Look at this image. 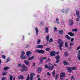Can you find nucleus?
<instances>
[{
	"mask_svg": "<svg viewBox=\"0 0 80 80\" xmlns=\"http://www.w3.org/2000/svg\"><path fill=\"white\" fill-rule=\"evenodd\" d=\"M58 43L59 44L58 47L60 50L62 51V47L63 46V44L64 43V42L63 41V40L60 38L58 40Z\"/></svg>",
	"mask_w": 80,
	"mask_h": 80,
	"instance_id": "nucleus-1",
	"label": "nucleus"
},
{
	"mask_svg": "<svg viewBox=\"0 0 80 80\" xmlns=\"http://www.w3.org/2000/svg\"><path fill=\"white\" fill-rule=\"evenodd\" d=\"M22 69L21 70V72H26L27 71V67L25 66V65L23 64L22 65Z\"/></svg>",
	"mask_w": 80,
	"mask_h": 80,
	"instance_id": "nucleus-2",
	"label": "nucleus"
},
{
	"mask_svg": "<svg viewBox=\"0 0 80 80\" xmlns=\"http://www.w3.org/2000/svg\"><path fill=\"white\" fill-rule=\"evenodd\" d=\"M36 52L38 53H41L42 54H44L45 53V51L43 50L37 49L36 50Z\"/></svg>",
	"mask_w": 80,
	"mask_h": 80,
	"instance_id": "nucleus-3",
	"label": "nucleus"
},
{
	"mask_svg": "<svg viewBox=\"0 0 80 80\" xmlns=\"http://www.w3.org/2000/svg\"><path fill=\"white\" fill-rule=\"evenodd\" d=\"M50 55L51 57H54L55 55V51H53L50 52Z\"/></svg>",
	"mask_w": 80,
	"mask_h": 80,
	"instance_id": "nucleus-4",
	"label": "nucleus"
},
{
	"mask_svg": "<svg viewBox=\"0 0 80 80\" xmlns=\"http://www.w3.org/2000/svg\"><path fill=\"white\" fill-rule=\"evenodd\" d=\"M49 66H48V69L49 70H53V65H51V63L49 64Z\"/></svg>",
	"mask_w": 80,
	"mask_h": 80,
	"instance_id": "nucleus-5",
	"label": "nucleus"
},
{
	"mask_svg": "<svg viewBox=\"0 0 80 80\" xmlns=\"http://www.w3.org/2000/svg\"><path fill=\"white\" fill-rule=\"evenodd\" d=\"M69 25L70 26H72V25H73V20L72 19H70L69 20Z\"/></svg>",
	"mask_w": 80,
	"mask_h": 80,
	"instance_id": "nucleus-6",
	"label": "nucleus"
},
{
	"mask_svg": "<svg viewBox=\"0 0 80 80\" xmlns=\"http://www.w3.org/2000/svg\"><path fill=\"white\" fill-rule=\"evenodd\" d=\"M36 47L37 48H43V45H38L36 46Z\"/></svg>",
	"mask_w": 80,
	"mask_h": 80,
	"instance_id": "nucleus-7",
	"label": "nucleus"
},
{
	"mask_svg": "<svg viewBox=\"0 0 80 80\" xmlns=\"http://www.w3.org/2000/svg\"><path fill=\"white\" fill-rule=\"evenodd\" d=\"M24 62L25 63L26 65H28V66H29L30 65V62H29V61L25 60L24 61Z\"/></svg>",
	"mask_w": 80,
	"mask_h": 80,
	"instance_id": "nucleus-8",
	"label": "nucleus"
},
{
	"mask_svg": "<svg viewBox=\"0 0 80 80\" xmlns=\"http://www.w3.org/2000/svg\"><path fill=\"white\" fill-rule=\"evenodd\" d=\"M26 54L28 57H29V55L32 54V52L30 51H28L26 52Z\"/></svg>",
	"mask_w": 80,
	"mask_h": 80,
	"instance_id": "nucleus-9",
	"label": "nucleus"
},
{
	"mask_svg": "<svg viewBox=\"0 0 80 80\" xmlns=\"http://www.w3.org/2000/svg\"><path fill=\"white\" fill-rule=\"evenodd\" d=\"M76 14L78 16V18H80V16L79 15H80V13H79V11H78V10H77L76 11Z\"/></svg>",
	"mask_w": 80,
	"mask_h": 80,
	"instance_id": "nucleus-10",
	"label": "nucleus"
},
{
	"mask_svg": "<svg viewBox=\"0 0 80 80\" xmlns=\"http://www.w3.org/2000/svg\"><path fill=\"white\" fill-rule=\"evenodd\" d=\"M61 77H65V73L64 72H61L60 74Z\"/></svg>",
	"mask_w": 80,
	"mask_h": 80,
	"instance_id": "nucleus-11",
	"label": "nucleus"
},
{
	"mask_svg": "<svg viewBox=\"0 0 80 80\" xmlns=\"http://www.w3.org/2000/svg\"><path fill=\"white\" fill-rule=\"evenodd\" d=\"M67 70L68 71L69 73H71L72 72V68H71V67L70 68L69 67H67Z\"/></svg>",
	"mask_w": 80,
	"mask_h": 80,
	"instance_id": "nucleus-12",
	"label": "nucleus"
},
{
	"mask_svg": "<svg viewBox=\"0 0 80 80\" xmlns=\"http://www.w3.org/2000/svg\"><path fill=\"white\" fill-rule=\"evenodd\" d=\"M68 35H70V36H71L72 37L74 36V34L72 32H68Z\"/></svg>",
	"mask_w": 80,
	"mask_h": 80,
	"instance_id": "nucleus-13",
	"label": "nucleus"
},
{
	"mask_svg": "<svg viewBox=\"0 0 80 80\" xmlns=\"http://www.w3.org/2000/svg\"><path fill=\"white\" fill-rule=\"evenodd\" d=\"M40 62L39 63V64H42V62H43V58H40Z\"/></svg>",
	"mask_w": 80,
	"mask_h": 80,
	"instance_id": "nucleus-14",
	"label": "nucleus"
},
{
	"mask_svg": "<svg viewBox=\"0 0 80 80\" xmlns=\"http://www.w3.org/2000/svg\"><path fill=\"white\" fill-rule=\"evenodd\" d=\"M35 30L36 32V35H37L38 34V29L37 28H35Z\"/></svg>",
	"mask_w": 80,
	"mask_h": 80,
	"instance_id": "nucleus-15",
	"label": "nucleus"
},
{
	"mask_svg": "<svg viewBox=\"0 0 80 80\" xmlns=\"http://www.w3.org/2000/svg\"><path fill=\"white\" fill-rule=\"evenodd\" d=\"M63 62V64H64V65H67L69 64V63L66 61H64Z\"/></svg>",
	"mask_w": 80,
	"mask_h": 80,
	"instance_id": "nucleus-16",
	"label": "nucleus"
},
{
	"mask_svg": "<svg viewBox=\"0 0 80 80\" xmlns=\"http://www.w3.org/2000/svg\"><path fill=\"white\" fill-rule=\"evenodd\" d=\"M22 54L21 55L20 57H22L23 56H24L25 55V52L23 51H22L21 52Z\"/></svg>",
	"mask_w": 80,
	"mask_h": 80,
	"instance_id": "nucleus-17",
	"label": "nucleus"
},
{
	"mask_svg": "<svg viewBox=\"0 0 80 80\" xmlns=\"http://www.w3.org/2000/svg\"><path fill=\"white\" fill-rule=\"evenodd\" d=\"M20 58H21V59H26V58H27V57H26V56H20Z\"/></svg>",
	"mask_w": 80,
	"mask_h": 80,
	"instance_id": "nucleus-18",
	"label": "nucleus"
},
{
	"mask_svg": "<svg viewBox=\"0 0 80 80\" xmlns=\"http://www.w3.org/2000/svg\"><path fill=\"white\" fill-rule=\"evenodd\" d=\"M64 55L66 57H68V52L67 51L65 52H64Z\"/></svg>",
	"mask_w": 80,
	"mask_h": 80,
	"instance_id": "nucleus-19",
	"label": "nucleus"
},
{
	"mask_svg": "<svg viewBox=\"0 0 80 80\" xmlns=\"http://www.w3.org/2000/svg\"><path fill=\"white\" fill-rule=\"evenodd\" d=\"M18 78L19 79H21V80H23V77L21 76H19Z\"/></svg>",
	"mask_w": 80,
	"mask_h": 80,
	"instance_id": "nucleus-20",
	"label": "nucleus"
},
{
	"mask_svg": "<svg viewBox=\"0 0 80 80\" xmlns=\"http://www.w3.org/2000/svg\"><path fill=\"white\" fill-rule=\"evenodd\" d=\"M46 39L47 40V42H48L50 39V36H47L46 37Z\"/></svg>",
	"mask_w": 80,
	"mask_h": 80,
	"instance_id": "nucleus-21",
	"label": "nucleus"
},
{
	"mask_svg": "<svg viewBox=\"0 0 80 80\" xmlns=\"http://www.w3.org/2000/svg\"><path fill=\"white\" fill-rule=\"evenodd\" d=\"M48 27H47L45 28V33H48Z\"/></svg>",
	"mask_w": 80,
	"mask_h": 80,
	"instance_id": "nucleus-22",
	"label": "nucleus"
},
{
	"mask_svg": "<svg viewBox=\"0 0 80 80\" xmlns=\"http://www.w3.org/2000/svg\"><path fill=\"white\" fill-rule=\"evenodd\" d=\"M71 68L72 70H77V68L76 67H73Z\"/></svg>",
	"mask_w": 80,
	"mask_h": 80,
	"instance_id": "nucleus-23",
	"label": "nucleus"
},
{
	"mask_svg": "<svg viewBox=\"0 0 80 80\" xmlns=\"http://www.w3.org/2000/svg\"><path fill=\"white\" fill-rule=\"evenodd\" d=\"M53 77H55V71L54 70L52 72Z\"/></svg>",
	"mask_w": 80,
	"mask_h": 80,
	"instance_id": "nucleus-24",
	"label": "nucleus"
},
{
	"mask_svg": "<svg viewBox=\"0 0 80 80\" xmlns=\"http://www.w3.org/2000/svg\"><path fill=\"white\" fill-rule=\"evenodd\" d=\"M65 45L66 48H68V43L67 42H65Z\"/></svg>",
	"mask_w": 80,
	"mask_h": 80,
	"instance_id": "nucleus-25",
	"label": "nucleus"
},
{
	"mask_svg": "<svg viewBox=\"0 0 80 80\" xmlns=\"http://www.w3.org/2000/svg\"><path fill=\"white\" fill-rule=\"evenodd\" d=\"M38 73H40L41 71V68H39L38 69Z\"/></svg>",
	"mask_w": 80,
	"mask_h": 80,
	"instance_id": "nucleus-26",
	"label": "nucleus"
},
{
	"mask_svg": "<svg viewBox=\"0 0 80 80\" xmlns=\"http://www.w3.org/2000/svg\"><path fill=\"white\" fill-rule=\"evenodd\" d=\"M65 37H66V38H67L68 40H70V36H69L68 35H66L65 36Z\"/></svg>",
	"mask_w": 80,
	"mask_h": 80,
	"instance_id": "nucleus-27",
	"label": "nucleus"
},
{
	"mask_svg": "<svg viewBox=\"0 0 80 80\" xmlns=\"http://www.w3.org/2000/svg\"><path fill=\"white\" fill-rule=\"evenodd\" d=\"M10 67H6L4 68V70H7L8 69H10Z\"/></svg>",
	"mask_w": 80,
	"mask_h": 80,
	"instance_id": "nucleus-28",
	"label": "nucleus"
},
{
	"mask_svg": "<svg viewBox=\"0 0 80 80\" xmlns=\"http://www.w3.org/2000/svg\"><path fill=\"white\" fill-rule=\"evenodd\" d=\"M40 42H41V41L40 40V39H38V41L37 42V44H40Z\"/></svg>",
	"mask_w": 80,
	"mask_h": 80,
	"instance_id": "nucleus-29",
	"label": "nucleus"
},
{
	"mask_svg": "<svg viewBox=\"0 0 80 80\" xmlns=\"http://www.w3.org/2000/svg\"><path fill=\"white\" fill-rule=\"evenodd\" d=\"M51 61V60L49 58H48L47 59V60L46 61V63H47L48 62H50Z\"/></svg>",
	"mask_w": 80,
	"mask_h": 80,
	"instance_id": "nucleus-30",
	"label": "nucleus"
},
{
	"mask_svg": "<svg viewBox=\"0 0 80 80\" xmlns=\"http://www.w3.org/2000/svg\"><path fill=\"white\" fill-rule=\"evenodd\" d=\"M60 58V57L59 55H57L55 57L56 59H59Z\"/></svg>",
	"mask_w": 80,
	"mask_h": 80,
	"instance_id": "nucleus-31",
	"label": "nucleus"
},
{
	"mask_svg": "<svg viewBox=\"0 0 80 80\" xmlns=\"http://www.w3.org/2000/svg\"><path fill=\"white\" fill-rule=\"evenodd\" d=\"M9 60H10V58L9 57H8L7 59V62H6V63H8V62H9Z\"/></svg>",
	"mask_w": 80,
	"mask_h": 80,
	"instance_id": "nucleus-32",
	"label": "nucleus"
},
{
	"mask_svg": "<svg viewBox=\"0 0 80 80\" xmlns=\"http://www.w3.org/2000/svg\"><path fill=\"white\" fill-rule=\"evenodd\" d=\"M59 32L60 33V34H62L63 33V30L59 31Z\"/></svg>",
	"mask_w": 80,
	"mask_h": 80,
	"instance_id": "nucleus-33",
	"label": "nucleus"
},
{
	"mask_svg": "<svg viewBox=\"0 0 80 80\" xmlns=\"http://www.w3.org/2000/svg\"><path fill=\"white\" fill-rule=\"evenodd\" d=\"M59 75V74H57L56 76V77L55 78L56 80H57V79L58 78V76Z\"/></svg>",
	"mask_w": 80,
	"mask_h": 80,
	"instance_id": "nucleus-34",
	"label": "nucleus"
},
{
	"mask_svg": "<svg viewBox=\"0 0 80 80\" xmlns=\"http://www.w3.org/2000/svg\"><path fill=\"white\" fill-rule=\"evenodd\" d=\"M49 42L50 43H51V42H53V39L52 38H50V39L49 40Z\"/></svg>",
	"mask_w": 80,
	"mask_h": 80,
	"instance_id": "nucleus-35",
	"label": "nucleus"
},
{
	"mask_svg": "<svg viewBox=\"0 0 80 80\" xmlns=\"http://www.w3.org/2000/svg\"><path fill=\"white\" fill-rule=\"evenodd\" d=\"M56 63H58L60 62L59 59H56Z\"/></svg>",
	"mask_w": 80,
	"mask_h": 80,
	"instance_id": "nucleus-36",
	"label": "nucleus"
},
{
	"mask_svg": "<svg viewBox=\"0 0 80 80\" xmlns=\"http://www.w3.org/2000/svg\"><path fill=\"white\" fill-rule=\"evenodd\" d=\"M33 76H30V80H33Z\"/></svg>",
	"mask_w": 80,
	"mask_h": 80,
	"instance_id": "nucleus-37",
	"label": "nucleus"
},
{
	"mask_svg": "<svg viewBox=\"0 0 80 80\" xmlns=\"http://www.w3.org/2000/svg\"><path fill=\"white\" fill-rule=\"evenodd\" d=\"M45 68H48V65L47 64H45L44 65Z\"/></svg>",
	"mask_w": 80,
	"mask_h": 80,
	"instance_id": "nucleus-38",
	"label": "nucleus"
},
{
	"mask_svg": "<svg viewBox=\"0 0 80 80\" xmlns=\"http://www.w3.org/2000/svg\"><path fill=\"white\" fill-rule=\"evenodd\" d=\"M69 8H67L66 10V13H68V11H69Z\"/></svg>",
	"mask_w": 80,
	"mask_h": 80,
	"instance_id": "nucleus-39",
	"label": "nucleus"
},
{
	"mask_svg": "<svg viewBox=\"0 0 80 80\" xmlns=\"http://www.w3.org/2000/svg\"><path fill=\"white\" fill-rule=\"evenodd\" d=\"M78 58L80 61V55L78 54Z\"/></svg>",
	"mask_w": 80,
	"mask_h": 80,
	"instance_id": "nucleus-40",
	"label": "nucleus"
},
{
	"mask_svg": "<svg viewBox=\"0 0 80 80\" xmlns=\"http://www.w3.org/2000/svg\"><path fill=\"white\" fill-rule=\"evenodd\" d=\"M9 77H10V80H12V79L13 78V76H9Z\"/></svg>",
	"mask_w": 80,
	"mask_h": 80,
	"instance_id": "nucleus-41",
	"label": "nucleus"
},
{
	"mask_svg": "<svg viewBox=\"0 0 80 80\" xmlns=\"http://www.w3.org/2000/svg\"><path fill=\"white\" fill-rule=\"evenodd\" d=\"M2 58H3V59H5L6 58V57L4 56V55H3L2 56Z\"/></svg>",
	"mask_w": 80,
	"mask_h": 80,
	"instance_id": "nucleus-42",
	"label": "nucleus"
},
{
	"mask_svg": "<svg viewBox=\"0 0 80 80\" xmlns=\"http://www.w3.org/2000/svg\"><path fill=\"white\" fill-rule=\"evenodd\" d=\"M72 32H77V29H72Z\"/></svg>",
	"mask_w": 80,
	"mask_h": 80,
	"instance_id": "nucleus-43",
	"label": "nucleus"
},
{
	"mask_svg": "<svg viewBox=\"0 0 80 80\" xmlns=\"http://www.w3.org/2000/svg\"><path fill=\"white\" fill-rule=\"evenodd\" d=\"M45 50H46V51H50V48H48L46 49H45Z\"/></svg>",
	"mask_w": 80,
	"mask_h": 80,
	"instance_id": "nucleus-44",
	"label": "nucleus"
},
{
	"mask_svg": "<svg viewBox=\"0 0 80 80\" xmlns=\"http://www.w3.org/2000/svg\"><path fill=\"white\" fill-rule=\"evenodd\" d=\"M30 78V75H28V77L27 78V80H29V78Z\"/></svg>",
	"mask_w": 80,
	"mask_h": 80,
	"instance_id": "nucleus-45",
	"label": "nucleus"
},
{
	"mask_svg": "<svg viewBox=\"0 0 80 80\" xmlns=\"http://www.w3.org/2000/svg\"><path fill=\"white\" fill-rule=\"evenodd\" d=\"M2 74L3 76H4V75H7V72H4L2 73Z\"/></svg>",
	"mask_w": 80,
	"mask_h": 80,
	"instance_id": "nucleus-46",
	"label": "nucleus"
},
{
	"mask_svg": "<svg viewBox=\"0 0 80 80\" xmlns=\"http://www.w3.org/2000/svg\"><path fill=\"white\" fill-rule=\"evenodd\" d=\"M6 79V77H3L2 78V80H5Z\"/></svg>",
	"mask_w": 80,
	"mask_h": 80,
	"instance_id": "nucleus-47",
	"label": "nucleus"
},
{
	"mask_svg": "<svg viewBox=\"0 0 80 80\" xmlns=\"http://www.w3.org/2000/svg\"><path fill=\"white\" fill-rule=\"evenodd\" d=\"M74 40V38H72L71 40V42H73V40Z\"/></svg>",
	"mask_w": 80,
	"mask_h": 80,
	"instance_id": "nucleus-48",
	"label": "nucleus"
},
{
	"mask_svg": "<svg viewBox=\"0 0 80 80\" xmlns=\"http://www.w3.org/2000/svg\"><path fill=\"white\" fill-rule=\"evenodd\" d=\"M54 30L55 32H57V28H54Z\"/></svg>",
	"mask_w": 80,
	"mask_h": 80,
	"instance_id": "nucleus-49",
	"label": "nucleus"
},
{
	"mask_svg": "<svg viewBox=\"0 0 80 80\" xmlns=\"http://www.w3.org/2000/svg\"><path fill=\"white\" fill-rule=\"evenodd\" d=\"M35 75V74L32 73L30 75V76H34V75Z\"/></svg>",
	"mask_w": 80,
	"mask_h": 80,
	"instance_id": "nucleus-50",
	"label": "nucleus"
},
{
	"mask_svg": "<svg viewBox=\"0 0 80 80\" xmlns=\"http://www.w3.org/2000/svg\"><path fill=\"white\" fill-rule=\"evenodd\" d=\"M61 12H62V13H64L65 12V10L64 9H62L61 10Z\"/></svg>",
	"mask_w": 80,
	"mask_h": 80,
	"instance_id": "nucleus-51",
	"label": "nucleus"
},
{
	"mask_svg": "<svg viewBox=\"0 0 80 80\" xmlns=\"http://www.w3.org/2000/svg\"><path fill=\"white\" fill-rule=\"evenodd\" d=\"M72 45H73V44L72 43H70V47H72Z\"/></svg>",
	"mask_w": 80,
	"mask_h": 80,
	"instance_id": "nucleus-52",
	"label": "nucleus"
},
{
	"mask_svg": "<svg viewBox=\"0 0 80 80\" xmlns=\"http://www.w3.org/2000/svg\"><path fill=\"white\" fill-rule=\"evenodd\" d=\"M47 74L48 75H49V76H50L51 75V74H50V73H49V72H48Z\"/></svg>",
	"mask_w": 80,
	"mask_h": 80,
	"instance_id": "nucleus-53",
	"label": "nucleus"
},
{
	"mask_svg": "<svg viewBox=\"0 0 80 80\" xmlns=\"http://www.w3.org/2000/svg\"><path fill=\"white\" fill-rule=\"evenodd\" d=\"M54 22H55V23H58V24H59V23H60V22H57L56 21H54Z\"/></svg>",
	"mask_w": 80,
	"mask_h": 80,
	"instance_id": "nucleus-54",
	"label": "nucleus"
},
{
	"mask_svg": "<svg viewBox=\"0 0 80 80\" xmlns=\"http://www.w3.org/2000/svg\"><path fill=\"white\" fill-rule=\"evenodd\" d=\"M31 58V59L32 60H33V59H34V58H35V57L33 56H32Z\"/></svg>",
	"mask_w": 80,
	"mask_h": 80,
	"instance_id": "nucleus-55",
	"label": "nucleus"
},
{
	"mask_svg": "<svg viewBox=\"0 0 80 80\" xmlns=\"http://www.w3.org/2000/svg\"><path fill=\"white\" fill-rule=\"evenodd\" d=\"M42 59H43V60H45V59H47V57H43L42 58Z\"/></svg>",
	"mask_w": 80,
	"mask_h": 80,
	"instance_id": "nucleus-56",
	"label": "nucleus"
},
{
	"mask_svg": "<svg viewBox=\"0 0 80 80\" xmlns=\"http://www.w3.org/2000/svg\"><path fill=\"white\" fill-rule=\"evenodd\" d=\"M21 64H18V67H21Z\"/></svg>",
	"mask_w": 80,
	"mask_h": 80,
	"instance_id": "nucleus-57",
	"label": "nucleus"
},
{
	"mask_svg": "<svg viewBox=\"0 0 80 80\" xmlns=\"http://www.w3.org/2000/svg\"><path fill=\"white\" fill-rule=\"evenodd\" d=\"M80 48V46L78 47V48H77V50H79Z\"/></svg>",
	"mask_w": 80,
	"mask_h": 80,
	"instance_id": "nucleus-58",
	"label": "nucleus"
},
{
	"mask_svg": "<svg viewBox=\"0 0 80 80\" xmlns=\"http://www.w3.org/2000/svg\"><path fill=\"white\" fill-rule=\"evenodd\" d=\"M43 22H40V24H41L42 25H43Z\"/></svg>",
	"mask_w": 80,
	"mask_h": 80,
	"instance_id": "nucleus-59",
	"label": "nucleus"
},
{
	"mask_svg": "<svg viewBox=\"0 0 80 80\" xmlns=\"http://www.w3.org/2000/svg\"><path fill=\"white\" fill-rule=\"evenodd\" d=\"M80 20V19L78 18H77V19H76V21H79Z\"/></svg>",
	"mask_w": 80,
	"mask_h": 80,
	"instance_id": "nucleus-60",
	"label": "nucleus"
},
{
	"mask_svg": "<svg viewBox=\"0 0 80 80\" xmlns=\"http://www.w3.org/2000/svg\"><path fill=\"white\" fill-rule=\"evenodd\" d=\"M32 60V59L31 58H29L28 59V60H29V61H30V60Z\"/></svg>",
	"mask_w": 80,
	"mask_h": 80,
	"instance_id": "nucleus-61",
	"label": "nucleus"
},
{
	"mask_svg": "<svg viewBox=\"0 0 80 80\" xmlns=\"http://www.w3.org/2000/svg\"><path fill=\"white\" fill-rule=\"evenodd\" d=\"M56 21H59V19L57 18L56 19Z\"/></svg>",
	"mask_w": 80,
	"mask_h": 80,
	"instance_id": "nucleus-62",
	"label": "nucleus"
},
{
	"mask_svg": "<svg viewBox=\"0 0 80 80\" xmlns=\"http://www.w3.org/2000/svg\"><path fill=\"white\" fill-rule=\"evenodd\" d=\"M35 62H34L33 63V67H35Z\"/></svg>",
	"mask_w": 80,
	"mask_h": 80,
	"instance_id": "nucleus-63",
	"label": "nucleus"
},
{
	"mask_svg": "<svg viewBox=\"0 0 80 80\" xmlns=\"http://www.w3.org/2000/svg\"><path fill=\"white\" fill-rule=\"evenodd\" d=\"M39 77H40V75H38L37 77V78H39Z\"/></svg>",
	"mask_w": 80,
	"mask_h": 80,
	"instance_id": "nucleus-64",
	"label": "nucleus"
}]
</instances>
